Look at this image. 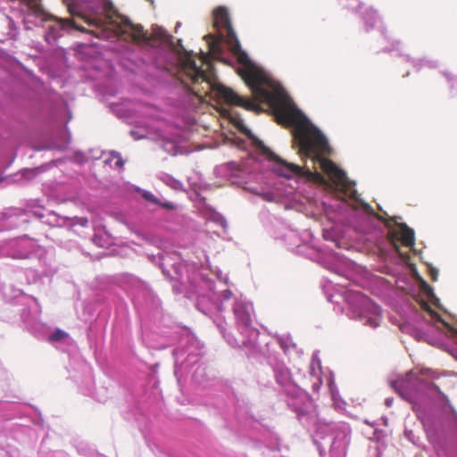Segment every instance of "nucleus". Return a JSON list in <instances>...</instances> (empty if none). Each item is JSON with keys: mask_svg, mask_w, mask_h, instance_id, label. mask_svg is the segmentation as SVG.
Here are the masks:
<instances>
[{"mask_svg": "<svg viewBox=\"0 0 457 457\" xmlns=\"http://www.w3.org/2000/svg\"><path fill=\"white\" fill-rule=\"evenodd\" d=\"M226 42L238 63L243 66L238 70V73L251 89L253 101L257 104H267L278 123L294 126V137L298 144L299 154L318 162L343 195L357 201L355 183L347 178L343 170L325 157L331 152L326 137L316 127L309 124L303 113L296 108L280 87L252 62L247 54L242 50L237 36L226 39Z\"/></svg>", "mask_w": 457, "mask_h": 457, "instance_id": "f257e3e1", "label": "nucleus"}, {"mask_svg": "<svg viewBox=\"0 0 457 457\" xmlns=\"http://www.w3.org/2000/svg\"><path fill=\"white\" fill-rule=\"evenodd\" d=\"M186 77L193 85V92L199 97L212 96L218 100H222L228 105L242 107L247 111L259 112L261 110L259 104L252 99L244 98L216 79V77L210 71L206 72L195 64L192 59H187L183 65Z\"/></svg>", "mask_w": 457, "mask_h": 457, "instance_id": "f03ea898", "label": "nucleus"}, {"mask_svg": "<svg viewBox=\"0 0 457 457\" xmlns=\"http://www.w3.org/2000/svg\"><path fill=\"white\" fill-rule=\"evenodd\" d=\"M116 34L131 41L147 46H156L166 40L167 35L161 28H154L148 35L143 27L132 23L128 18L120 17V21L113 22Z\"/></svg>", "mask_w": 457, "mask_h": 457, "instance_id": "7ed1b4c3", "label": "nucleus"}, {"mask_svg": "<svg viewBox=\"0 0 457 457\" xmlns=\"http://www.w3.org/2000/svg\"><path fill=\"white\" fill-rule=\"evenodd\" d=\"M257 146L265 154L268 159L274 161L279 166L277 168L278 175L290 179L293 176L305 177L308 179L323 180L320 173L312 171L310 169H303L299 165L292 162H287L277 154H275L270 148H268L262 141H258Z\"/></svg>", "mask_w": 457, "mask_h": 457, "instance_id": "20e7f679", "label": "nucleus"}, {"mask_svg": "<svg viewBox=\"0 0 457 457\" xmlns=\"http://www.w3.org/2000/svg\"><path fill=\"white\" fill-rule=\"evenodd\" d=\"M213 15L214 25L217 27L221 26L226 29V39H230L237 36L232 28L228 13L224 7H217L214 9Z\"/></svg>", "mask_w": 457, "mask_h": 457, "instance_id": "39448f33", "label": "nucleus"}, {"mask_svg": "<svg viewBox=\"0 0 457 457\" xmlns=\"http://www.w3.org/2000/svg\"><path fill=\"white\" fill-rule=\"evenodd\" d=\"M398 230L392 233V236L402 242V244L407 247L414 245V231L410 228L406 224L401 223L398 225Z\"/></svg>", "mask_w": 457, "mask_h": 457, "instance_id": "423d86ee", "label": "nucleus"}, {"mask_svg": "<svg viewBox=\"0 0 457 457\" xmlns=\"http://www.w3.org/2000/svg\"><path fill=\"white\" fill-rule=\"evenodd\" d=\"M412 376V371H410L406 374V379L401 378L396 381H393L391 383V386L400 395H403V389L405 386L408 379H411Z\"/></svg>", "mask_w": 457, "mask_h": 457, "instance_id": "0eeeda50", "label": "nucleus"}, {"mask_svg": "<svg viewBox=\"0 0 457 457\" xmlns=\"http://www.w3.org/2000/svg\"><path fill=\"white\" fill-rule=\"evenodd\" d=\"M29 8L36 14H43L44 10L41 0H24Z\"/></svg>", "mask_w": 457, "mask_h": 457, "instance_id": "6e6552de", "label": "nucleus"}, {"mask_svg": "<svg viewBox=\"0 0 457 457\" xmlns=\"http://www.w3.org/2000/svg\"><path fill=\"white\" fill-rule=\"evenodd\" d=\"M57 24L60 29H64L66 27H71L78 30H82V29L77 26L72 20L70 19H56Z\"/></svg>", "mask_w": 457, "mask_h": 457, "instance_id": "1a4fd4ad", "label": "nucleus"}, {"mask_svg": "<svg viewBox=\"0 0 457 457\" xmlns=\"http://www.w3.org/2000/svg\"><path fill=\"white\" fill-rule=\"evenodd\" d=\"M68 337V334L63 330L57 328L50 337L49 340L51 342H58Z\"/></svg>", "mask_w": 457, "mask_h": 457, "instance_id": "9d476101", "label": "nucleus"}, {"mask_svg": "<svg viewBox=\"0 0 457 457\" xmlns=\"http://www.w3.org/2000/svg\"><path fill=\"white\" fill-rule=\"evenodd\" d=\"M142 196L145 200H147V201H149L151 203H154V204H157L158 203L157 197L154 195H153L152 193H150V192H147V191L144 192Z\"/></svg>", "mask_w": 457, "mask_h": 457, "instance_id": "9b49d317", "label": "nucleus"}, {"mask_svg": "<svg viewBox=\"0 0 457 457\" xmlns=\"http://www.w3.org/2000/svg\"><path fill=\"white\" fill-rule=\"evenodd\" d=\"M219 45H220V38L213 40L210 44V50L213 53L216 52L219 49Z\"/></svg>", "mask_w": 457, "mask_h": 457, "instance_id": "f8f14e48", "label": "nucleus"}, {"mask_svg": "<svg viewBox=\"0 0 457 457\" xmlns=\"http://www.w3.org/2000/svg\"><path fill=\"white\" fill-rule=\"evenodd\" d=\"M422 288L428 293V295H432V289L426 282H422Z\"/></svg>", "mask_w": 457, "mask_h": 457, "instance_id": "ddd939ff", "label": "nucleus"}, {"mask_svg": "<svg viewBox=\"0 0 457 457\" xmlns=\"http://www.w3.org/2000/svg\"><path fill=\"white\" fill-rule=\"evenodd\" d=\"M116 157H117V161L115 162V165L117 167L121 168L124 165V162L119 154H117Z\"/></svg>", "mask_w": 457, "mask_h": 457, "instance_id": "4468645a", "label": "nucleus"}, {"mask_svg": "<svg viewBox=\"0 0 457 457\" xmlns=\"http://www.w3.org/2000/svg\"><path fill=\"white\" fill-rule=\"evenodd\" d=\"M35 174V170H25L23 172V177H26V178H31L33 175Z\"/></svg>", "mask_w": 457, "mask_h": 457, "instance_id": "2eb2a0df", "label": "nucleus"}, {"mask_svg": "<svg viewBox=\"0 0 457 457\" xmlns=\"http://www.w3.org/2000/svg\"><path fill=\"white\" fill-rule=\"evenodd\" d=\"M430 275H431V278L433 280H436L438 273H437V271L436 270H431Z\"/></svg>", "mask_w": 457, "mask_h": 457, "instance_id": "dca6fc26", "label": "nucleus"}, {"mask_svg": "<svg viewBox=\"0 0 457 457\" xmlns=\"http://www.w3.org/2000/svg\"><path fill=\"white\" fill-rule=\"evenodd\" d=\"M242 320L244 321V323L245 325H248L249 322H250V316L248 314H245L243 317H242Z\"/></svg>", "mask_w": 457, "mask_h": 457, "instance_id": "f3484780", "label": "nucleus"}, {"mask_svg": "<svg viewBox=\"0 0 457 457\" xmlns=\"http://www.w3.org/2000/svg\"><path fill=\"white\" fill-rule=\"evenodd\" d=\"M162 206L166 209H173L174 208V204L172 203H165L162 204Z\"/></svg>", "mask_w": 457, "mask_h": 457, "instance_id": "a211bd4d", "label": "nucleus"}, {"mask_svg": "<svg viewBox=\"0 0 457 457\" xmlns=\"http://www.w3.org/2000/svg\"><path fill=\"white\" fill-rule=\"evenodd\" d=\"M4 179V178H0V183Z\"/></svg>", "mask_w": 457, "mask_h": 457, "instance_id": "6ab92c4d", "label": "nucleus"}]
</instances>
